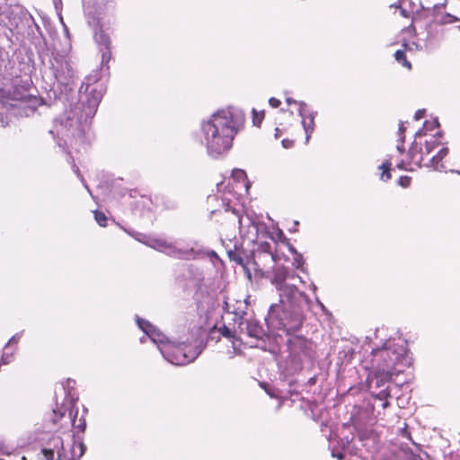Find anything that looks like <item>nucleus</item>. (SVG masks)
<instances>
[{"label": "nucleus", "mask_w": 460, "mask_h": 460, "mask_svg": "<svg viewBox=\"0 0 460 460\" xmlns=\"http://www.w3.org/2000/svg\"><path fill=\"white\" fill-rule=\"evenodd\" d=\"M394 58H395L396 61L401 63L403 66H405L407 68H411V63L409 61H407L405 52L403 50H397L394 53Z\"/></svg>", "instance_id": "obj_29"}, {"label": "nucleus", "mask_w": 460, "mask_h": 460, "mask_svg": "<svg viewBox=\"0 0 460 460\" xmlns=\"http://www.w3.org/2000/svg\"><path fill=\"white\" fill-rule=\"evenodd\" d=\"M74 407L75 406H69V417L71 419L72 426L81 431H84L86 427L85 420L84 418H80L78 420H76L78 410H75Z\"/></svg>", "instance_id": "obj_20"}, {"label": "nucleus", "mask_w": 460, "mask_h": 460, "mask_svg": "<svg viewBox=\"0 0 460 460\" xmlns=\"http://www.w3.org/2000/svg\"><path fill=\"white\" fill-rule=\"evenodd\" d=\"M75 381L71 379H67L66 384L63 385V389L66 391V401H67L70 406H75L77 397H75V394L72 393V389L74 387Z\"/></svg>", "instance_id": "obj_21"}, {"label": "nucleus", "mask_w": 460, "mask_h": 460, "mask_svg": "<svg viewBox=\"0 0 460 460\" xmlns=\"http://www.w3.org/2000/svg\"><path fill=\"white\" fill-rule=\"evenodd\" d=\"M133 238L166 255L178 259L191 261L197 260L205 255L202 249L198 248L197 243H185L182 241H170L164 237L147 236L142 233H135Z\"/></svg>", "instance_id": "obj_4"}, {"label": "nucleus", "mask_w": 460, "mask_h": 460, "mask_svg": "<svg viewBox=\"0 0 460 460\" xmlns=\"http://www.w3.org/2000/svg\"><path fill=\"white\" fill-rule=\"evenodd\" d=\"M318 304L320 305V306H321V308H322L323 310H325L324 305H323L320 301H318Z\"/></svg>", "instance_id": "obj_59"}, {"label": "nucleus", "mask_w": 460, "mask_h": 460, "mask_svg": "<svg viewBox=\"0 0 460 460\" xmlns=\"http://www.w3.org/2000/svg\"><path fill=\"white\" fill-rule=\"evenodd\" d=\"M219 332L221 333L222 336L226 338L235 339L238 333V330H232L229 327L224 325L222 328L219 329Z\"/></svg>", "instance_id": "obj_30"}, {"label": "nucleus", "mask_w": 460, "mask_h": 460, "mask_svg": "<svg viewBox=\"0 0 460 460\" xmlns=\"http://www.w3.org/2000/svg\"><path fill=\"white\" fill-rule=\"evenodd\" d=\"M275 131H276L275 137H276V138H278L279 137L280 130L279 128H276Z\"/></svg>", "instance_id": "obj_54"}, {"label": "nucleus", "mask_w": 460, "mask_h": 460, "mask_svg": "<svg viewBox=\"0 0 460 460\" xmlns=\"http://www.w3.org/2000/svg\"><path fill=\"white\" fill-rule=\"evenodd\" d=\"M15 352V349L12 348L10 345L6 344L4 348L3 355L0 358V364L7 365L13 359V355Z\"/></svg>", "instance_id": "obj_23"}, {"label": "nucleus", "mask_w": 460, "mask_h": 460, "mask_svg": "<svg viewBox=\"0 0 460 460\" xmlns=\"http://www.w3.org/2000/svg\"><path fill=\"white\" fill-rule=\"evenodd\" d=\"M84 453V446L83 443H74L72 447V460L79 459Z\"/></svg>", "instance_id": "obj_27"}, {"label": "nucleus", "mask_w": 460, "mask_h": 460, "mask_svg": "<svg viewBox=\"0 0 460 460\" xmlns=\"http://www.w3.org/2000/svg\"><path fill=\"white\" fill-rule=\"evenodd\" d=\"M230 261L236 262L237 264L245 267V261L240 252L237 251L229 250L227 252Z\"/></svg>", "instance_id": "obj_26"}, {"label": "nucleus", "mask_w": 460, "mask_h": 460, "mask_svg": "<svg viewBox=\"0 0 460 460\" xmlns=\"http://www.w3.org/2000/svg\"><path fill=\"white\" fill-rule=\"evenodd\" d=\"M3 96L10 101H17L21 102H28L31 109L35 108L39 104V100L34 96H31L26 87L20 85L18 80L11 86H4L2 90Z\"/></svg>", "instance_id": "obj_9"}, {"label": "nucleus", "mask_w": 460, "mask_h": 460, "mask_svg": "<svg viewBox=\"0 0 460 460\" xmlns=\"http://www.w3.org/2000/svg\"><path fill=\"white\" fill-rule=\"evenodd\" d=\"M51 447H45L41 453L45 460H70L63 445V439L59 436H55L49 442Z\"/></svg>", "instance_id": "obj_12"}, {"label": "nucleus", "mask_w": 460, "mask_h": 460, "mask_svg": "<svg viewBox=\"0 0 460 460\" xmlns=\"http://www.w3.org/2000/svg\"><path fill=\"white\" fill-rule=\"evenodd\" d=\"M5 18H6V16H5V15H4V14H1V13H0V31H1L2 29H4V27H6V25H5V23H4V19H5Z\"/></svg>", "instance_id": "obj_46"}, {"label": "nucleus", "mask_w": 460, "mask_h": 460, "mask_svg": "<svg viewBox=\"0 0 460 460\" xmlns=\"http://www.w3.org/2000/svg\"><path fill=\"white\" fill-rule=\"evenodd\" d=\"M101 100V92L92 90L85 102L75 104L54 120L49 133L64 142H58L59 146L85 143L91 119L95 115Z\"/></svg>", "instance_id": "obj_2"}, {"label": "nucleus", "mask_w": 460, "mask_h": 460, "mask_svg": "<svg viewBox=\"0 0 460 460\" xmlns=\"http://www.w3.org/2000/svg\"><path fill=\"white\" fill-rule=\"evenodd\" d=\"M276 307H277V305H270V309H269V316H270V317H272V316H273Z\"/></svg>", "instance_id": "obj_48"}, {"label": "nucleus", "mask_w": 460, "mask_h": 460, "mask_svg": "<svg viewBox=\"0 0 460 460\" xmlns=\"http://www.w3.org/2000/svg\"><path fill=\"white\" fill-rule=\"evenodd\" d=\"M404 139H405V136H402V137L398 139V144H397V146H396V149H397V151H398L400 154H402V153L404 152V146H403Z\"/></svg>", "instance_id": "obj_39"}, {"label": "nucleus", "mask_w": 460, "mask_h": 460, "mask_svg": "<svg viewBox=\"0 0 460 460\" xmlns=\"http://www.w3.org/2000/svg\"><path fill=\"white\" fill-rule=\"evenodd\" d=\"M332 456L333 457H336L338 458L339 460H342L343 459V454L342 453H335L334 451H332Z\"/></svg>", "instance_id": "obj_49"}, {"label": "nucleus", "mask_w": 460, "mask_h": 460, "mask_svg": "<svg viewBox=\"0 0 460 460\" xmlns=\"http://www.w3.org/2000/svg\"><path fill=\"white\" fill-rule=\"evenodd\" d=\"M294 142L290 139H283L282 146L284 148H290L293 146Z\"/></svg>", "instance_id": "obj_44"}, {"label": "nucleus", "mask_w": 460, "mask_h": 460, "mask_svg": "<svg viewBox=\"0 0 460 460\" xmlns=\"http://www.w3.org/2000/svg\"><path fill=\"white\" fill-rule=\"evenodd\" d=\"M448 154L447 147H442L436 155H433L428 163L424 164L426 167H432L436 171L442 172L445 169L443 164L439 162Z\"/></svg>", "instance_id": "obj_18"}, {"label": "nucleus", "mask_w": 460, "mask_h": 460, "mask_svg": "<svg viewBox=\"0 0 460 460\" xmlns=\"http://www.w3.org/2000/svg\"><path fill=\"white\" fill-rule=\"evenodd\" d=\"M248 221V232L247 234L250 235L249 238L252 241H255V239L258 237V232L260 228L261 227V225L260 223L254 222L250 220L249 218H246Z\"/></svg>", "instance_id": "obj_24"}, {"label": "nucleus", "mask_w": 460, "mask_h": 460, "mask_svg": "<svg viewBox=\"0 0 460 460\" xmlns=\"http://www.w3.org/2000/svg\"><path fill=\"white\" fill-rule=\"evenodd\" d=\"M298 113L302 117V126L305 133V143L307 144L314 130V119L317 112L307 111L306 104L301 102H299Z\"/></svg>", "instance_id": "obj_16"}, {"label": "nucleus", "mask_w": 460, "mask_h": 460, "mask_svg": "<svg viewBox=\"0 0 460 460\" xmlns=\"http://www.w3.org/2000/svg\"><path fill=\"white\" fill-rule=\"evenodd\" d=\"M160 352L165 360L172 365L184 366L194 361L201 350L198 347H191L185 343L167 342L160 347Z\"/></svg>", "instance_id": "obj_6"}, {"label": "nucleus", "mask_w": 460, "mask_h": 460, "mask_svg": "<svg viewBox=\"0 0 460 460\" xmlns=\"http://www.w3.org/2000/svg\"><path fill=\"white\" fill-rule=\"evenodd\" d=\"M406 130V128L404 126V123L403 122H401L400 125H399V128H398V135H399V138L402 137V136H404V132Z\"/></svg>", "instance_id": "obj_45"}, {"label": "nucleus", "mask_w": 460, "mask_h": 460, "mask_svg": "<svg viewBox=\"0 0 460 460\" xmlns=\"http://www.w3.org/2000/svg\"><path fill=\"white\" fill-rule=\"evenodd\" d=\"M426 111L425 110H418L414 114V119L419 120L422 119L425 115Z\"/></svg>", "instance_id": "obj_43"}, {"label": "nucleus", "mask_w": 460, "mask_h": 460, "mask_svg": "<svg viewBox=\"0 0 460 460\" xmlns=\"http://www.w3.org/2000/svg\"><path fill=\"white\" fill-rule=\"evenodd\" d=\"M388 394H388L387 390H386V389H383V390H381V391H380V393H379V398H380V399L386 398V397L388 396Z\"/></svg>", "instance_id": "obj_47"}, {"label": "nucleus", "mask_w": 460, "mask_h": 460, "mask_svg": "<svg viewBox=\"0 0 460 460\" xmlns=\"http://www.w3.org/2000/svg\"><path fill=\"white\" fill-rule=\"evenodd\" d=\"M0 460H4V459H1V458H0Z\"/></svg>", "instance_id": "obj_62"}, {"label": "nucleus", "mask_w": 460, "mask_h": 460, "mask_svg": "<svg viewBox=\"0 0 460 460\" xmlns=\"http://www.w3.org/2000/svg\"><path fill=\"white\" fill-rule=\"evenodd\" d=\"M105 2L106 0H83L84 11L87 22L95 30V41L99 45L104 47V49L102 50V61H108L111 55L110 51L111 40L109 36L104 33L101 28L98 30L102 15L106 10Z\"/></svg>", "instance_id": "obj_5"}, {"label": "nucleus", "mask_w": 460, "mask_h": 460, "mask_svg": "<svg viewBox=\"0 0 460 460\" xmlns=\"http://www.w3.org/2000/svg\"><path fill=\"white\" fill-rule=\"evenodd\" d=\"M127 233H128L130 236H132V237H133V235H135V233H136V232H135V231H133V230H127Z\"/></svg>", "instance_id": "obj_53"}, {"label": "nucleus", "mask_w": 460, "mask_h": 460, "mask_svg": "<svg viewBox=\"0 0 460 460\" xmlns=\"http://www.w3.org/2000/svg\"><path fill=\"white\" fill-rule=\"evenodd\" d=\"M269 103L271 107L273 108H278L279 105H280V101L277 98H274V97H271L270 100H269Z\"/></svg>", "instance_id": "obj_42"}, {"label": "nucleus", "mask_w": 460, "mask_h": 460, "mask_svg": "<svg viewBox=\"0 0 460 460\" xmlns=\"http://www.w3.org/2000/svg\"><path fill=\"white\" fill-rule=\"evenodd\" d=\"M278 291L279 293L280 302L282 303L287 301L292 305H296L302 299H307L306 295L299 291L295 285L286 284L282 288H279Z\"/></svg>", "instance_id": "obj_15"}, {"label": "nucleus", "mask_w": 460, "mask_h": 460, "mask_svg": "<svg viewBox=\"0 0 460 460\" xmlns=\"http://www.w3.org/2000/svg\"><path fill=\"white\" fill-rule=\"evenodd\" d=\"M399 460H422L419 456L412 453L403 452L400 456Z\"/></svg>", "instance_id": "obj_35"}, {"label": "nucleus", "mask_w": 460, "mask_h": 460, "mask_svg": "<svg viewBox=\"0 0 460 460\" xmlns=\"http://www.w3.org/2000/svg\"><path fill=\"white\" fill-rule=\"evenodd\" d=\"M208 255H209V256H210V257H212V258H218V257H217V252H214V251H210V252H208Z\"/></svg>", "instance_id": "obj_50"}, {"label": "nucleus", "mask_w": 460, "mask_h": 460, "mask_svg": "<svg viewBox=\"0 0 460 460\" xmlns=\"http://www.w3.org/2000/svg\"><path fill=\"white\" fill-rule=\"evenodd\" d=\"M22 337V333H16L14 334L10 340L9 341L7 342L8 345H13V344H16L18 343V341H20Z\"/></svg>", "instance_id": "obj_41"}, {"label": "nucleus", "mask_w": 460, "mask_h": 460, "mask_svg": "<svg viewBox=\"0 0 460 460\" xmlns=\"http://www.w3.org/2000/svg\"><path fill=\"white\" fill-rule=\"evenodd\" d=\"M256 270L261 271L262 276H265V273H268V270H265V272H264L263 269H256Z\"/></svg>", "instance_id": "obj_56"}, {"label": "nucleus", "mask_w": 460, "mask_h": 460, "mask_svg": "<svg viewBox=\"0 0 460 460\" xmlns=\"http://www.w3.org/2000/svg\"><path fill=\"white\" fill-rule=\"evenodd\" d=\"M137 323L144 333L158 346L163 347L167 342H172L166 336L161 332L155 326L152 325L148 321L137 317Z\"/></svg>", "instance_id": "obj_13"}, {"label": "nucleus", "mask_w": 460, "mask_h": 460, "mask_svg": "<svg viewBox=\"0 0 460 460\" xmlns=\"http://www.w3.org/2000/svg\"><path fill=\"white\" fill-rule=\"evenodd\" d=\"M372 436H373L372 432L363 431V430L358 431V437L359 440H361V441H363L365 439H368Z\"/></svg>", "instance_id": "obj_38"}, {"label": "nucleus", "mask_w": 460, "mask_h": 460, "mask_svg": "<svg viewBox=\"0 0 460 460\" xmlns=\"http://www.w3.org/2000/svg\"><path fill=\"white\" fill-rule=\"evenodd\" d=\"M407 354V345L403 341L387 340L382 347L371 351V368L374 371L372 382L377 387L383 386L392 379L396 366L402 363Z\"/></svg>", "instance_id": "obj_3"}, {"label": "nucleus", "mask_w": 460, "mask_h": 460, "mask_svg": "<svg viewBox=\"0 0 460 460\" xmlns=\"http://www.w3.org/2000/svg\"><path fill=\"white\" fill-rule=\"evenodd\" d=\"M380 169L383 170V172L381 174V180L386 181L391 179V173H390V168H391V163L389 161L384 162L380 167Z\"/></svg>", "instance_id": "obj_28"}, {"label": "nucleus", "mask_w": 460, "mask_h": 460, "mask_svg": "<svg viewBox=\"0 0 460 460\" xmlns=\"http://www.w3.org/2000/svg\"><path fill=\"white\" fill-rule=\"evenodd\" d=\"M264 118V112H257L254 109L252 110V122L255 126H260Z\"/></svg>", "instance_id": "obj_32"}, {"label": "nucleus", "mask_w": 460, "mask_h": 460, "mask_svg": "<svg viewBox=\"0 0 460 460\" xmlns=\"http://www.w3.org/2000/svg\"><path fill=\"white\" fill-rule=\"evenodd\" d=\"M60 21H61V22H62V24H63V27H64L65 32L66 33V35H68V29H67L66 25L65 24V22H64V21H63V18H62V17H60Z\"/></svg>", "instance_id": "obj_51"}, {"label": "nucleus", "mask_w": 460, "mask_h": 460, "mask_svg": "<svg viewBox=\"0 0 460 460\" xmlns=\"http://www.w3.org/2000/svg\"><path fill=\"white\" fill-rule=\"evenodd\" d=\"M35 30L37 31V32L39 33V37L35 36L33 38V43L35 44V46H38V45H40L41 41H42V45L44 46L45 45V40L43 38V35H42V32L40 31V28L39 25L35 24Z\"/></svg>", "instance_id": "obj_33"}, {"label": "nucleus", "mask_w": 460, "mask_h": 460, "mask_svg": "<svg viewBox=\"0 0 460 460\" xmlns=\"http://www.w3.org/2000/svg\"><path fill=\"white\" fill-rule=\"evenodd\" d=\"M288 348L290 354L296 358L311 357L313 342L302 336H292L288 340Z\"/></svg>", "instance_id": "obj_11"}, {"label": "nucleus", "mask_w": 460, "mask_h": 460, "mask_svg": "<svg viewBox=\"0 0 460 460\" xmlns=\"http://www.w3.org/2000/svg\"><path fill=\"white\" fill-rule=\"evenodd\" d=\"M438 126H439V123H438V119H434L431 121L426 120L424 122L423 128L415 133V139L418 137H420L421 136L426 135L428 131H432L435 128H437Z\"/></svg>", "instance_id": "obj_22"}, {"label": "nucleus", "mask_w": 460, "mask_h": 460, "mask_svg": "<svg viewBox=\"0 0 460 460\" xmlns=\"http://www.w3.org/2000/svg\"><path fill=\"white\" fill-rule=\"evenodd\" d=\"M421 7L425 10H427L433 17L431 20L433 22H436L437 25H445V24H451L455 22L458 21V18L448 13H442L441 10L446 6V3H443L441 4H434L431 8L429 6L423 5V4H420Z\"/></svg>", "instance_id": "obj_14"}, {"label": "nucleus", "mask_w": 460, "mask_h": 460, "mask_svg": "<svg viewBox=\"0 0 460 460\" xmlns=\"http://www.w3.org/2000/svg\"><path fill=\"white\" fill-rule=\"evenodd\" d=\"M146 338H148L146 335L142 337V338H140V342L141 343L145 342Z\"/></svg>", "instance_id": "obj_58"}, {"label": "nucleus", "mask_w": 460, "mask_h": 460, "mask_svg": "<svg viewBox=\"0 0 460 460\" xmlns=\"http://www.w3.org/2000/svg\"><path fill=\"white\" fill-rule=\"evenodd\" d=\"M239 224H240V228H241V231H242L243 226H244V219L243 217L239 218Z\"/></svg>", "instance_id": "obj_52"}, {"label": "nucleus", "mask_w": 460, "mask_h": 460, "mask_svg": "<svg viewBox=\"0 0 460 460\" xmlns=\"http://www.w3.org/2000/svg\"><path fill=\"white\" fill-rule=\"evenodd\" d=\"M49 68L56 81L63 85L69 84L74 77L75 71L66 51H58L53 49L49 59Z\"/></svg>", "instance_id": "obj_7"}, {"label": "nucleus", "mask_w": 460, "mask_h": 460, "mask_svg": "<svg viewBox=\"0 0 460 460\" xmlns=\"http://www.w3.org/2000/svg\"><path fill=\"white\" fill-rule=\"evenodd\" d=\"M94 218L101 226H106L107 217L104 213L100 211H94Z\"/></svg>", "instance_id": "obj_31"}, {"label": "nucleus", "mask_w": 460, "mask_h": 460, "mask_svg": "<svg viewBox=\"0 0 460 460\" xmlns=\"http://www.w3.org/2000/svg\"><path fill=\"white\" fill-rule=\"evenodd\" d=\"M287 102H288V104H290V103H295V102H296V101L292 100L291 98H288V99H287Z\"/></svg>", "instance_id": "obj_55"}, {"label": "nucleus", "mask_w": 460, "mask_h": 460, "mask_svg": "<svg viewBox=\"0 0 460 460\" xmlns=\"http://www.w3.org/2000/svg\"><path fill=\"white\" fill-rule=\"evenodd\" d=\"M290 251L292 252H294V254H295V257H294L295 263L296 264V267L299 268L301 266L302 262H303L302 261H303L302 255L298 254L296 252V251L293 247L290 248Z\"/></svg>", "instance_id": "obj_37"}, {"label": "nucleus", "mask_w": 460, "mask_h": 460, "mask_svg": "<svg viewBox=\"0 0 460 460\" xmlns=\"http://www.w3.org/2000/svg\"><path fill=\"white\" fill-rule=\"evenodd\" d=\"M257 259L259 261L270 260L271 262H275L276 255L272 254L271 252H261L258 254Z\"/></svg>", "instance_id": "obj_34"}, {"label": "nucleus", "mask_w": 460, "mask_h": 460, "mask_svg": "<svg viewBox=\"0 0 460 460\" xmlns=\"http://www.w3.org/2000/svg\"><path fill=\"white\" fill-rule=\"evenodd\" d=\"M438 145L439 142L435 136L425 141V150L419 146L416 140H414L408 151L409 161L401 160L397 164V167L404 171H413L414 168L411 165L420 168L424 161V156L429 155Z\"/></svg>", "instance_id": "obj_8"}, {"label": "nucleus", "mask_w": 460, "mask_h": 460, "mask_svg": "<svg viewBox=\"0 0 460 460\" xmlns=\"http://www.w3.org/2000/svg\"><path fill=\"white\" fill-rule=\"evenodd\" d=\"M398 182L402 187H408L411 182V178L408 176H401Z\"/></svg>", "instance_id": "obj_40"}, {"label": "nucleus", "mask_w": 460, "mask_h": 460, "mask_svg": "<svg viewBox=\"0 0 460 460\" xmlns=\"http://www.w3.org/2000/svg\"><path fill=\"white\" fill-rule=\"evenodd\" d=\"M295 226H297L298 225V221H295Z\"/></svg>", "instance_id": "obj_61"}, {"label": "nucleus", "mask_w": 460, "mask_h": 460, "mask_svg": "<svg viewBox=\"0 0 460 460\" xmlns=\"http://www.w3.org/2000/svg\"><path fill=\"white\" fill-rule=\"evenodd\" d=\"M312 288H313L314 291H315L316 286L314 284H312Z\"/></svg>", "instance_id": "obj_60"}, {"label": "nucleus", "mask_w": 460, "mask_h": 460, "mask_svg": "<svg viewBox=\"0 0 460 460\" xmlns=\"http://www.w3.org/2000/svg\"><path fill=\"white\" fill-rule=\"evenodd\" d=\"M65 415V411H58V418H62Z\"/></svg>", "instance_id": "obj_57"}, {"label": "nucleus", "mask_w": 460, "mask_h": 460, "mask_svg": "<svg viewBox=\"0 0 460 460\" xmlns=\"http://www.w3.org/2000/svg\"><path fill=\"white\" fill-rule=\"evenodd\" d=\"M72 169H73L74 172L80 178L81 181L83 182L84 187L87 189V190L90 192L88 185L85 183V181H84V177L81 175L80 170H79L78 166H76L75 164H72Z\"/></svg>", "instance_id": "obj_36"}, {"label": "nucleus", "mask_w": 460, "mask_h": 460, "mask_svg": "<svg viewBox=\"0 0 460 460\" xmlns=\"http://www.w3.org/2000/svg\"><path fill=\"white\" fill-rule=\"evenodd\" d=\"M288 276V270L284 267H276L273 270V276L271 278V283L275 285L276 288H282Z\"/></svg>", "instance_id": "obj_19"}, {"label": "nucleus", "mask_w": 460, "mask_h": 460, "mask_svg": "<svg viewBox=\"0 0 460 460\" xmlns=\"http://www.w3.org/2000/svg\"><path fill=\"white\" fill-rule=\"evenodd\" d=\"M426 33L427 35L424 40L428 48L435 47L443 38L442 29L432 21L427 25Z\"/></svg>", "instance_id": "obj_17"}, {"label": "nucleus", "mask_w": 460, "mask_h": 460, "mask_svg": "<svg viewBox=\"0 0 460 460\" xmlns=\"http://www.w3.org/2000/svg\"><path fill=\"white\" fill-rule=\"evenodd\" d=\"M244 113L235 107H227L214 112L201 122L202 141L209 156L217 158L228 152L233 140L243 128Z\"/></svg>", "instance_id": "obj_1"}, {"label": "nucleus", "mask_w": 460, "mask_h": 460, "mask_svg": "<svg viewBox=\"0 0 460 460\" xmlns=\"http://www.w3.org/2000/svg\"><path fill=\"white\" fill-rule=\"evenodd\" d=\"M234 320L236 322L238 319L239 321L237 326L239 335L246 334L248 337L255 340H261L263 338L265 332L258 321L243 320V314H245L243 311L234 312Z\"/></svg>", "instance_id": "obj_10"}, {"label": "nucleus", "mask_w": 460, "mask_h": 460, "mask_svg": "<svg viewBox=\"0 0 460 460\" xmlns=\"http://www.w3.org/2000/svg\"><path fill=\"white\" fill-rule=\"evenodd\" d=\"M232 177L234 180H235L237 181H242L243 186L246 189H248L247 177H246V173L243 170H241V169L233 170Z\"/></svg>", "instance_id": "obj_25"}]
</instances>
